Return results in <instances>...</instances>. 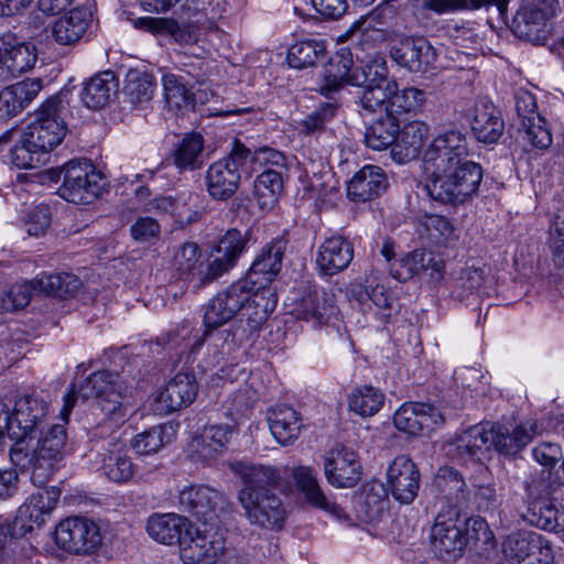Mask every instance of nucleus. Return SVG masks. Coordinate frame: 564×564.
Masks as SVG:
<instances>
[{
  "label": "nucleus",
  "mask_w": 564,
  "mask_h": 564,
  "mask_svg": "<svg viewBox=\"0 0 564 564\" xmlns=\"http://www.w3.org/2000/svg\"><path fill=\"white\" fill-rule=\"evenodd\" d=\"M297 318L314 325L327 324L337 313L333 290L314 286L310 289L296 305Z\"/></svg>",
  "instance_id": "nucleus-27"
},
{
  "label": "nucleus",
  "mask_w": 564,
  "mask_h": 564,
  "mask_svg": "<svg viewBox=\"0 0 564 564\" xmlns=\"http://www.w3.org/2000/svg\"><path fill=\"white\" fill-rule=\"evenodd\" d=\"M238 498L251 524L270 530L283 527L285 509L281 499L272 490H264L262 494L239 491Z\"/></svg>",
  "instance_id": "nucleus-15"
},
{
  "label": "nucleus",
  "mask_w": 564,
  "mask_h": 564,
  "mask_svg": "<svg viewBox=\"0 0 564 564\" xmlns=\"http://www.w3.org/2000/svg\"><path fill=\"white\" fill-rule=\"evenodd\" d=\"M284 251L285 241L282 239L273 240L254 259L243 281L249 282V286H253L259 290H269L265 285L279 273Z\"/></svg>",
  "instance_id": "nucleus-28"
},
{
  "label": "nucleus",
  "mask_w": 564,
  "mask_h": 564,
  "mask_svg": "<svg viewBox=\"0 0 564 564\" xmlns=\"http://www.w3.org/2000/svg\"><path fill=\"white\" fill-rule=\"evenodd\" d=\"M52 213L47 205L34 206L24 217L23 224L29 236H43L51 226Z\"/></svg>",
  "instance_id": "nucleus-60"
},
{
  "label": "nucleus",
  "mask_w": 564,
  "mask_h": 564,
  "mask_svg": "<svg viewBox=\"0 0 564 564\" xmlns=\"http://www.w3.org/2000/svg\"><path fill=\"white\" fill-rule=\"evenodd\" d=\"M197 393L195 378L188 373H177L169 381L156 401L165 411L173 412L191 404Z\"/></svg>",
  "instance_id": "nucleus-39"
},
{
  "label": "nucleus",
  "mask_w": 564,
  "mask_h": 564,
  "mask_svg": "<svg viewBox=\"0 0 564 564\" xmlns=\"http://www.w3.org/2000/svg\"><path fill=\"white\" fill-rule=\"evenodd\" d=\"M1 42L4 50L3 68L12 76H19L34 67L37 54L33 44L19 42L12 34L2 35Z\"/></svg>",
  "instance_id": "nucleus-38"
},
{
  "label": "nucleus",
  "mask_w": 564,
  "mask_h": 564,
  "mask_svg": "<svg viewBox=\"0 0 564 564\" xmlns=\"http://www.w3.org/2000/svg\"><path fill=\"white\" fill-rule=\"evenodd\" d=\"M471 130L479 142H497L505 130L499 109L492 102L478 100L473 110Z\"/></svg>",
  "instance_id": "nucleus-34"
},
{
  "label": "nucleus",
  "mask_w": 564,
  "mask_h": 564,
  "mask_svg": "<svg viewBox=\"0 0 564 564\" xmlns=\"http://www.w3.org/2000/svg\"><path fill=\"white\" fill-rule=\"evenodd\" d=\"M430 545L436 557L452 562L463 555L467 539L456 520L438 514L431 528Z\"/></svg>",
  "instance_id": "nucleus-21"
},
{
  "label": "nucleus",
  "mask_w": 564,
  "mask_h": 564,
  "mask_svg": "<svg viewBox=\"0 0 564 564\" xmlns=\"http://www.w3.org/2000/svg\"><path fill=\"white\" fill-rule=\"evenodd\" d=\"M364 295L380 308H389L391 306V295L384 285L379 282V276L373 272L367 276L365 290L359 286V302L364 301Z\"/></svg>",
  "instance_id": "nucleus-62"
},
{
  "label": "nucleus",
  "mask_w": 564,
  "mask_h": 564,
  "mask_svg": "<svg viewBox=\"0 0 564 564\" xmlns=\"http://www.w3.org/2000/svg\"><path fill=\"white\" fill-rule=\"evenodd\" d=\"M88 15L86 10L74 9L58 18L52 26V35L56 43L61 45L77 43L88 28Z\"/></svg>",
  "instance_id": "nucleus-41"
},
{
  "label": "nucleus",
  "mask_w": 564,
  "mask_h": 564,
  "mask_svg": "<svg viewBox=\"0 0 564 564\" xmlns=\"http://www.w3.org/2000/svg\"><path fill=\"white\" fill-rule=\"evenodd\" d=\"M165 100L170 108L177 110L194 106V97L183 79L174 74H166L162 78Z\"/></svg>",
  "instance_id": "nucleus-52"
},
{
  "label": "nucleus",
  "mask_w": 564,
  "mask_h": 564,
  "mask_svg": "<svg viewBox=\"0 0 564 564\" xmlns=\"http://www.w3.org/2000/svg\"><path fill=\"white\" fill-rule=\"evenodd\" d=\"M423 260V249H416L394 262L390 269L391 274L394 279L403 282L415 275L420 276L422 274Z\"/></svg>",
  "instance_id": "nucleus-58"
},
{
  "label": "nucleus",
  "mask_w": 564,
  "mask_h": 564,
  "mask_svg": "<svg viewBox=\"0 0 564 564\" xmlns=\"http://www.w3.org/2000/svg\"><path fill=\"white\" fill-rule=\"evenodd\" d=\"M468 156L466 137L456 129L438 133L423 155L424 169L430 172H445Z\"/></svg>",
  "instance_id": "nucleus-12"
},
{
  "label": "nucleus",
  "mask_w": 564,
  "mask_h": 564,
  "mask_svg": "<svg viewBox=\"0 0 564 564\" xmlns=\"http://www.w3.org/2000/svg\"><path fill=\"white\" fill-rule=\"evenodd\" d=\"M326 46L324 42L306 40L296 42L289 48L288 63L294 68H306L314 66L324 56Z\"/></svg>",
  "instance_id": "nucleus-51"
},
{
  "label": "nucleus",
  "mask_w": 564,
  "mask_h": 564,
  "mask_svg": "<svg viewBox=\"0 0 564 564\" xmlns=\"http://www.w3.org/2000/svg\"><path fill=\"white\" fill-rule=\"evenodd\" d=\"M337 105L334 102H325L321 105L299 123L300 131L305 134L322 131L325 124L335 117Z\"/></svg>",
  "instance_id": "nucleus-59"
},
{
  "label": "nucleus",
  "mask_w": 564,
  "mask_h": 564,
  "mask_svg": "<svg viewBox=\"0 0 564 564\" xmlns=\"http://www.w3.org/2000/svg\"><path fill=\"white\" fill-rule=\"evenodd\" d=\"M324 470L327 481L338 488H351L361 477V465L357 454L340 444L327 453Z\"/></svg>",
  "instance_id": "nucleus-23"
},
{
  "label": "nucleus",
  "mask_w": 564,
  "mask_h": 564,
  "mask_svg": "<svg viewBox=\"0 0 564 564\" xmlns=\"http://www.w3.org/2000/svg\"><path fill=\"white\" fill-rule=\"evenodd\" d=\"M389 82L380 85L364 86L360 104L364 109L375 112L384 108L388 113V99L390 98Z\"/></svg>",
  "instance_id": "nucleus-61"
},
{
  "label": "nucleus",
  "mask_w": 564,
  "mask_h": 564,
  "mask_svg": "<svg viewBox=\"0 0 564 564\" xmlns=\"http://www.w3.org/2000/svg\"><path fill=\"white\" fill-rule=\"evenodd\" d=\"M251 286L243 280L230 284L218 292L206 305L204 325L206 332L215 330L239 315L240 308L249 300Z\"/></svg>",
  "instance_id": "nucleus-13"
},
{
  "label": "nucleus",
  "mask_w": 564,
  "mask_h": 564,
  "mask_svg": "<svg viewBox=\"0 0 564 564\" xmlns=\"http://www.w3.org/2000/svg\"><path fill=\"white\" fill-rule=\"evenodd\" d=\"M352 258L351 243L341 236H332L318 247L316 263L323 274L334 275L346 269Z\"/></svg>",
  "instance_id": "nucleus-32"
},
{
  "label": "nucleus",
  "mask_w": 564,
  "mask_h": 564,
  "mask_svg": "<svg viewBox=\"0 0 564 564\" xmlns=\"http://www.w3.org/2000/svg\"><path fill=\"white\" fill-rule=\"evenodd\" d=\"M391 95L388 99V115L395 116L417 110L425 101V93L415 87L399 89L397 82H389Z\"/></svg>",
  "instance_id": "nucleus-46"
},
{
  "label": "nucleus",
  "mask_w": 564,
  "mask_h": 564,
  "mask_svg": "<svg viewBox=\"0 0 564 564\" xmlns=\"http://www.w3.org/2000/svg\"><path fill=\"white\" fill-rule=\"evenodd\" d=\"M398 430L411 435L432 431L444 422L442 413L432 404L410 402L404 403L393 416Z\"/></svg>",
  "instance_id": "nucleus-25"
},
{
  "label": "nucleus",
  "mask_w": 564,
  "mask_h": 564,
  "mask_svg": "<svg viewBox=\"0 0 564 564\" xmlns=\"http://www.w3.org/2000/svg\"><path fill=\"white\" fill-rule=\"evenodd\" d=\"M61 108V96L48 98L23 131L25 141L44 155L58 145L66 135L65 124L59 117Z\"/></svg>",
  "instance_id": "nucleus-9"
},
{
  "label": "nucleus",
  "mask_w": 564,
  "mask_h": 564,
  "mask_svg": "<svg viewBox=\"0 0 564 564\" xmlns=\"http://www.w3.org/2000/svg\"><path fill=\"white\" fill-rule=\"evenodd\" d=\"M391 58L413 73H425L436 59V51L422 36L402 39L390 50Z\"/></svg>",
  "instance_id": "nucleus-24"
},
{
  "label": "nucleus",
  "mask_w": 564,
  "mask_h": 564,
  "mask_svg": "<svg viewBox=\"0 0 564 564\" xmlns=\"http://www.w3.org/2000/svg\"><path fill=\"white\" fill-rule=\"evenodd\" d=\"M43 158L44 154L25 141L23 132L20 134L19 141L10 149V162L18 169H35L44 162Z\"/></svg>",
  "instance_id": "nucleus-57"
},
{
  "label": "nucleus",
  "mask_w": 564,
  "mask_h": 564,
  "mask_svg": "<svg viewBox=\"0 0 564 564\" xmlns=\"http://www.w3.org/2000/svg\"><path fill=\"white\" fill-rule=\"evenodd\" d=\"M193 523L177 513H154L147 521L148 534L162 544H178L185 534L191 532Z\"/></svg>",
  "instance_id": "nucleus-30"
},
{
  "label": "nucleus",
  "mask_w": 564,
  "mask_h": 564,
  "mask_svg": "<svg viewBox=\"0 0 564 564\" xmlns=\"http://www.w3.org/2000/svg\"><path fill=\"white\" fill-rule=\"evenodd\" d=\"M155 83L153 76L147 73H130L126 85V93L131 102L149 101L154 94Z\"/></svg>",
  "instance_id": "nucleus-56"
},
{
  "label": "nucleus",
  "mask_w": 564,
  "mask_h": 564,
  "mask_svg": "<svg viewBox=\"0 0 564 564\" xmlns=\"http://www.w3.org/2000/svg\"><path fill=\"white\" fill-rule=\"evenodd\" d=\"M119 83L110 70L99 73L89 78L82 90V100L87 108L102 109L117 96Z\"/></svg>",
  "instance_id": "nucleus-35"
},
{
  "label": "nucleus",
  "mask_w": 564,
  "mask_h": 564,
  "mask_svg": "<svg viewBox=\"0 0 564 564\" xmlns=\"http://www.w3.org/2000/svg\"><path fill=\"white\" fill-rule=\"evenodd\" d=\"M482 180V167L468 159L445 172H430L425 188L430 197L443 204L459 205L477 194Z\"/></svg>",
  "instance_id": "nucleus-4"
},
{
  "label": "nucleus",
  "mask_w": 564,
  "mask_h": 564,
  "mask_svg": "<svg viewBox=\"0 0 564 564\" xmlns=\"http://www.w3.org/2000/svg\"><path fill=\"white\" fill-rule=\"evenodd\" d=\"M100 457V470L111 481L123 484L132 479L135 466L128 455L126 443L116 436L97 441L94 448Z\"/></svg>",
  "instance_id": "nucleus-19"
},
{
  "label": "nucleus",
  "mask_w": 564,
  "mask_h": 564,
  "mask_svg": "<svg viewBox=\"0 0 564 564\" xmlns=\"http://www.w3.org/2000/svg\"><path fill=\"white\" fill-rule=\"evenodd\" d=\"M70 451L65 426L54 424L45 434L39 433L31 440L15 442L10 449V459L17 467L31 471L32 481L41 486Z\"/></svg>",
  "instance_id": "nucleus-2"
},
{
  "label": "nucleus",
  "mask_w": 564,
  "mask_h": 564,
  "mask_svg": "<svg viewBox=\"0 0 564 564\" xmlns=\"http://www.w3.org/2000/svg\"><path fill=\"white\" fill-rule=\"evenodd\" d=\"M427 135L429 127L424 122L411 121L406 123L395 134V142L391 149L393 159L398 162L416 159Z\"/></svg>",
  "instance_id": "nucleus-37"
},
{
  "label": "nucleus",
  "mask_w": 564,
  "mask_h": 564,
  "mask_svg": "<svg viewBox=\"0 0 564 564\" xmlns=\"http://www.w3.org/2000/svg\"><path fill=\"white\" fill-rule=\"evenodd\" d=\"M269 427L274 438L281 445L293 443L300 435L301 419L299 413L291 406L281 404L268 412Z\"/></svg>",
  "instance_id": "nucleus-40"
},
{
  "label": "nucleus",
  "mask_w": 564,
  "mask_h": 564,
  "mask_svg": "<svg viewBox=\"0 0 564 564\" xmlns=\"http://www.w3.org/2000/svg\"><path fill=\"white\" fill-rule=\"evenodd\" d=\"M225 550V539L217 530L199 529L192 525L180 546L184 564H215Z\"/></svg>",
  "instance_id": "nucleus-17"
},
{
  "label": "nucleus",
  "mask_w": 564,
  "mask_h": 564,
  "mask_svg": "<svg viewBox=\"0 0 564 564\" xmlns=\"http://www.w3.org/2000/svg\"><path fill=\"white\" fill-rule=\"evenodd\" d=\"M301 494L304 496L305 501L312 507L329 512L339 520L347 518L344 509L339 505L328 500L318 482L315 484V486L310 487V489H305Z\"/></svg>",
  "instance_id": "nucleus-63"
},
{
  "label": "nucleus",
  "mask_w": 564,
  "mask_h": 564,
  "mask_svg": "<svg viewBox=\"0 0 564 564\" xmlns=\"http://www.w3.org/2000/svg\"><path fill=\"white\" fill-rule=\"evenodd\" d=\"M557 0H522L512 20L513 33L527 41L541 40L547 20L557 9Z\"/></svg>",
  "instance_id": "nucleus-18"
},
{
  "label": "nucleus",
  "mask_w": 564,
  "mask_h": 564,
  "mask_svg": "<svg viewBox=\"0 0 564 564\" xmlns=\"http://www.w3.org/2000/svg\"><path fill=\"white\" fill-rule=\"evenodd\" d=\"M420 471L416 464L406 455L397 456L387 470V486L392 497L409 505L420 489Z\"/></svg>",
  "instance_id": "nucleus-22"
},
{
  "label": "nucleus",
  "mask_w": 564,
  "mask_h": 564,
  "mask_svg": "<svg viewBox=\"0 0 564 564\" xmlns=\"http://www.w3.org/2000/svg\"><path fill=\"white\" fill-rule=\"evenodd\" d=\"M276 300L271 290H259L251 286L249 300L240 308L238 318L226 329L224 345L232 347L249 340L265 323L269 314L275 308Z\"/></svg>",
  "instance_id": "nucleus-7"
},
{
  "label": "nucleus",
  "mask_w": 564,
  "mask_h": 564,
  "mask_svg": "<svg viewBox=\"0 0 564 564\" xmlns=\"http://www.w3.org/2000/svg\"><path fill=\"white\" fill-rule=\"evenodd\" d=\"M386 58L380 54L367 55L360 64L352 69L350 85L364 87L391 82L388 78Z\"/></svg>",
  "instance_id": "nucleus-44"
},
{
  "label": "nucleus",
  "mask_w": 564,
  "mask_h": 564,
  "mask_svg": "<svg viewBox=\"0 0 564 564\" xmlns=\"http://www.w3.org/2000/svg\"><path fill=\"white\" fill-rule=\"evenodd\" d=\"M352 61L345 55H337L327 63L323 70L324 84L321 88L323 94L338 90L345 84H350L352 73Z\"/></svg>",
  "instance_id": "nucleus-48"
},
{
  "label": "nucleus",
  "mask_w": 564,
  "mask_h": 564,
  "mask_svg": "<svg viewBox=\"0 0 564 564\" xmlns=\"http://www.w3.org/2000/svg\"><path fill=\"white\" fill-rule=\"evenodd\" d=\"M231 433V427L228 424L205 426L198 434L192 437L188 444L191 457L204 463L218 458L226 448Z\"/></svg>",
  "instance_id": "nucleus-26"
},
{
  "label": "nucleus",
  "mask_w": 564,
  "mask_h": 564,
  "mask_svg": "<svg viewBox=\"0 0 564 564\" xmlns=\"http://www.w3.org/2000/svg\"><path fill=\"white\" fill-rule=\"evenodd\" d=\"M218 492L207 486H188L183 488L178 495L180 505L184 510L195 516H206L214 509Z\"/></svg>",
  "instance_id": "nucleus-45"
},
{
  "label": "nucleus",
  "mask_w": 564,
  "mask_h": 564,
  "mask_svg": "<svg viewBox=\"0 0 564 564\" xmlns=\"http://www.w3.org/2000/svg\"><path fill=\"white\" fill-rule=\"evenodd\" d=\"M61 490L56 487L40 489L32 494L17 511L18 523L29 524L30 532L34 525L40 527L45 516L50 514L59 500Z\"/></svg>",
  "instance_id": "nucleus-33"
},
{
  "label": "nucleus",
  "mask_w": 564,
  "mask_h": 564,
  "mask_svg": "<svg viewBox=\"0 0 564 564\" xmlns=\"http://www.w3.org/2000/svg\"><path fill=\"white\" fill-rule=\"evenodd\" d=\"M433 487L451 505L458 506L466 501L468 496L463 476L449 466H442L437 469Z\"/></svg>",
  "instance_id": "nucleus-43"
},
{
  "label": "nucleus",
  "mask_w": 564,
  "mask_h": 564,
  "mask_svg": "<svg viewBox=\"0 0 564 564\" xmlns=\"http://www.w3.org/2000/svg\"><path fill=\"white\" fill-rule=\"evenodd\" d=\"M82 281L72 273H57L44 275L22 284H17L2 294L3 308L8 312L24 308L31 301L35 292H42L45 295L66 297L74 295L80 288Z\"/></svg>",
  "instance_id": "nucleus-8"
},
{
  "label": "nucleus",
  "mask_w": 564,
  "mask_h": 564,
  "mask_svg": "<svg viewBox=\"0 0 564 564\" xmlns=\"http://www.w3.org/2000/svg\"><path fill=\"white\" fill-rule=\"evenodd\" d=\"M384 394L377 388L364 386L349 395V409L360 416H372L383 405Z\"/></svg>",
  "instance_id": "nucleus-50"
},
{
  "label": "nucleus",
  "mask_w": 564,
  "mask_h": 564,
  "mask_svg": "<svg viewBox=\"0 0 564 564\" xmlns=\"http://www.w3.org/2000/svg\"><path fill=\"white\" fill-rule=\"evenodd\" d=\"M166 430L167 427L165 425H158L139 433L131 441L132 448L141 455L156 453L170 442V438L166 435Z\"/></svg>",
  "instance_id": "nucleus-54"
},
{
  "label": "nucleus",
  "mask_w": 564,
  "mask_h": 564,
  "mask_svg": "<svg viewBox=\"0 0 564 564\" xmlns=\"http://www.w3.org/2000/svg\"><path fill=\"white\" fill-rule=\"evenodd\" d=\"M520 131L523 132V139L534 148L544 150L552 143L551 131L541 115L533 116L531 120H524L520 124Z\"/></svg>",
  "instance_id": "nucleus-55"
},
{
  "label": "nucleus",
  "mask_w": 564,
  "mask_h": 564,
  "mask_svg": "<svg viewBox=\"0 0 564 564\" xmlns=\"http://www.w3.org/2000/svg\"><path fill=\"white\" fill-rule=\"evenodd\" d=\"M52 181H59L58 195L73 204H89L106 185L104 175L88 161H69L61 170L48 171Z\"/></svg>",
  "instance_id": "nucleus-6"
},
{
  "label": "nucleus",
  "mask_w": 564,
  "mask_h": 564,
  "mask_svg": "<svg viewBox=\"0 0 564 564\" xmlns=\"http://www.w3.org/2000/svg\"><path fill=\"white\" fill-rule=\"evenodd\" d=\"M48 413V404L39 397L23 395L19 398L12 413H6L4 427L8 437L15 442L31 440L42 434Z\"/></svg>",
  "instance_id": "nucleus-11"
},
{
  "label": "nucleus",
  "mask_w": 564,
  "mask_h": 564,
  "mask_svg": "<svg viewBox=\"0 0 564 564\" xmlns=\"http://www.w3.org/2000/svg\"><path fill=\"white\" fill-rule=\"evenodd\" d=\"M235 471L242 479L245 486L240 491L262 494L280 485L282 476L273 466L257 465L252 463H238Z\"/></svg>",
  "instance_id": "nucleus-36"
},
{
  "label": "nucleus",
  "mask_w": 564,
  "mask_h": 564,
  "mask_svg": "<svg viewBox=\"0 0 564 564\" xmlns=\"http://www.w3.org/2000/svg\"><path fill=\"white\" fill-rule=\"evenodd\" d=\"M502 552L511 564H551L553 560L550 542L532 531L510 533L503 541Z\"/></svg>",
  "instance_id": "nucleus-14"
},
{
  "label": "nucleus",
  "mask_w": 564,
  "mask_h": 564,
  "mask_svg": "<svg viewBox=\"0 0 564 564\" xmlns=\"http://www.w3.org/2000/svg\"><path fill=\"white\" fill-rule=\"evenodd\" d=\"M248 237L238 229H229L218 241V245L212 253L206 272L200 275L199 284H206L215 281L229 270H231L239 257L246 250Z\"/></svg>",
  "instance_id": "nucleus-20"
},
{
  "label": "nucleus",
  "mask_w": 564,
  "mask_h": 564,
  "mask_svg": "<svg viewBox=\"0 0 564 564\" xmlns=\"http://www.w3.org/2000/svg\"><path fill=\"white\" fill-rule=\"evenodd\" d=\"M558 487L557 477L549 469H542L528 486L530 500L523 519L531 525L549 532L563 530L564 512L553 497Z\"/></svg>",
  "instance_id": "nucleus-5"
},
{
  "label": "nucleus",
  "mask_w": 564,
  "mask_h": 564,
  "mask_svg": "<svg viewBox=\"0 0 564 564\" xmlns=\"http://www.w3.org/2000/svg\"><path fill=\"white\" fill-rule=\"evenodd\" d=\"M283 191L282 174L273 169L263 171L254 181V192L263 206L272 205L276 202Z\"/></svg>",
  "instance_id": "nucleus-53"
},
{
  "label": "nucleus",
  "mask_w": 564,
  "mask_h": 564,
  "mask_svg": "<svg viewBox=\"0 0 564 564\" xmlns=\"http://www.w3.org/2000/svg\"><path fill=\"white\" fill-rule=\"evenodd\" d=\"M30 532L29 524L12 522L0 523V564H21L35 552L22 538Z\"/></svg>",
  "instance_id": "nucleus-29"
},
{
  "label": "nucleus",
  "mask_w": 564,
  "mask_h": 564,
  "mask_svg": "<svg viewBox=\"0 0 564 564\" xmlns=\"http://www.w3.org/2000/svg\"><path fill=\"white\" fill-rule=\"evenodd\" d=\"M204 141L199 134L185 135L173 152L174 164L180 170L197 169L203 163Z\"/></svg>",
  "instance_id": "nucleus-49"
},
{
  "label": "nucleus",
  "mask_w": 564,
  "mask_h": 564,
  "mask_svg": "<svg viewBox=\"0 0 564 564\" xmlns=\"http://www.w3.org/2000/svg\"><path fill=\"white\" fill-rule=\"evenodd\" d=\"M131 237L140 243H152L160 238L161 227L152 217H139L130 228Z\"/></svg>",
  "instance_id": "nucleus-64"
},
{
  "label": "nucleus",
  "mask_w": 564,
  "mask_h": 564,
  "mask_svg": "<svg viewBox=\"0 0 564 564\" xmlns=\"http://www.w3.org/2000/svg\"><path fill=\"white\" fill-rule=\"evenodd\" d=\"M399 132V123L395 117L387 115L373 121L365 132V143L368 148L382 151L393 148L395 134Z\"/></svg>",
  "instance_id": "nucleus-47"
},
{
  "label": "nucleus",
  "mask_w": 564,
  "mask_h": 564,
  "mask_svg": "<svg viewBox=\"0 0 564 564\" xmlns=\"http://www.w3.org/2000/svg\"><path fill=\"white\" fill-rule=\"evenodd\" d=\"M388 177L377 165H366L348 182L347 195L355 202H367L383 194L388 188Z\"/></svg>",
  "instance_id": "nucleus-31"
},
{
  "label": "nucleus",
  "mask_w": 564,
  "mask_h": 564,
  "mask_svg": "<svg viewBox=\"0 0 564 564\" xmlns=\"http://www.w3.org/2000/svg\"><path fill=\"white\" fill-rule=\"evenodd\" d=\"M538 433L534 422H525L512 429L497 423L471 426L446 445V454L463 464L478 462L495 447L499 453L512 455L525 447Z\"/></svg>",
  "instance_id": "nucleus-1"
},
{
  "label": "nucleus",
  "mask_w": 564,
  "mask_h": 564,
  "mask_svg": "<svg viewBox=\"0 0 564 564\" xmlns=\"http://www.w3.org/2000/svg\"><path fill=\"white\" fill-rule=\"evenodd\" d=\"M200 250L195 242H184L175 251L173 257V268L181 279L188 280L194 288H199V276L206 271L202 270Z\"/></svg>",
  "instance_id": "nucleus-42"
},
{
  "label": "nucleus",
  "mask_w": 564,
  "mask_h": 564,
  "mask_svg": "<svg viewBox=\"0 0 564 564\" xmlns=\"http://www.w3.org/2000/svg\"><path fill=\"white\" fill-rule=\"evenodd\" d=\"M251 154L238 140L227 158L213 163L206 172V186L209 196L216 200H227L235 195L240 183L239 167Z\"/></svg>",
  "instance_id": "nucleus-10"
},
{
  "label": "nucleus",
  "mask_w": 564,
  "mask_h": 564,
  "mask_svg": "<svg viewBox=\"0 0 564 564\" xmlns=\"http://www.w3.org/2000/svg\"><path fill=\"white\" fill-rule=\"evenodd\" d=\"M132 389L133 383L128 381L123 373L96 371L78 387H72L70 391L64 397L61 415L63 420L67 421L76 400L80 398L83 400H96L101 411L111 420H123Z\"/></svg>",
  "instance_id": "nucleus-3"
},
{
  "label": "nucleus",
  "mask_w": 564,
  "mask_h": 564,
  "mask_svg": "<svg viewBox=\"0 0 564 564\" xmlns=\"http://www.w3.org/2000/svg\"><path fill=\"white\" fill-rule=\"evenodd\" d=\"M56 544L69 553H91L101 542L99 528L82 517L62 520L55 530Z\"/></svg>",
  "instance_id": "nucleus-16"
}]
</instances>
